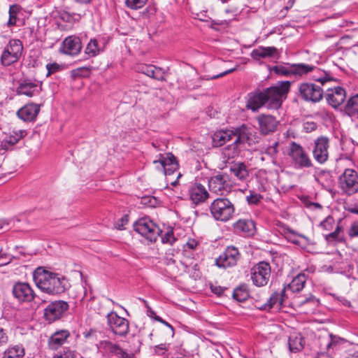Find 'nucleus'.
Instances as JSON below:
<instances>
[{
  "instance_id": "f257e3e1",
  "label": "nucleus",
  "mask_w": 358,
  "mask_h": 358,
  "mask_svg": "<svg viewBox=\"0 0 358 358\" xmlns=\"http://www.w3.org/2000/svg\"><path fill=\"white\" fill-rule=\"evenodd\" d=\"M36 285L43 292L50 295L64 293L69 287L68 280L62 274L38 267L33 274Z\"/></svg>"
},
{
  "instance_id": "f03ea898",
  "label": "nucleus",
  "mask_w": 358,
  "mask_h": 358,
  "mask_svg": "<svg viewBox=\"0 0 358 358\" xmlns=\"http://www.w3.org/2000/svg\"><path fill=\"white\" fill-rule=\"evenodd\" d=\"M232 131L234 133V138H235V140L231 145L225 148L224 154L228 158H234L238 155L241 148L244 146L245 143L250 145L252 141L250 129L245 124L233 128Z\"/></svg>"
},
{
  "instance_id": "7ed1b4c3",
  "label": "nucleus",
  "mask_w": 358,
  "mask_h": 358,
  "mask_svg": "<svg viewBox=\"0 0 358 358\" xmlns=\"http://www.w3.org/2000/svg\"><path fill=\"white\" fill-rule=\"evenodd\" d=\"M210 211L215 220L227 222L232 217L235 208L229 199L221 197L213 200L210 206Z\"/></svg>"
},
{
  "instance_id": "20e7f679",
  "label": "nucleus",
  "mask_w": 358,
  "mask_h": 358,
  "mask_svg": "<svg viewBox=\"0 0 358 358\" xmlns=\"http://www.w3.org/2000/svg\"><path fill=\"white\" fill-rule=\"evenodd\" d=\"M24 47L19 39H10L5 46L1 55V64L3 66H9L16 63L21 57Z\"/></svg>"
},
{
  "instance_id": "39448f33",
  "label": "nucleus",
  "mask_w": 358,
  "mask_h": 358,
  "mask_svg": "<svg viewBox=\"0 0 358 358\" xmlns=\"http://www.w3.org/2000/svg\"><path fill=\"white\" fill-rule=\"evenodd\" d=\"M134 229L150 242H155L162 233L159 227L148 217L138 219L134 224Z\"/></svg>"
},
{
  "instance_id": "423d86ee",
  "label": "nucleus",
  "mask_w": 358,
  "mask_h": 358,
  "mask_svg": "<svg viewBox=\"0 0 358 358\" xmlns=\"http://www.w3.org/2000/svg\"><path fill=\"white\" fill-rule=\"evenodd\" d=\"M338 187L347 196L358 193V173L352 169H346L338 178Z\"/></svg>"
},
{
  "instance_id": "0eeeda50",
  "label": "nucleus",
  "mask_w": 358,
  "mask_h": 358,
  "mask_svg": "<svg viewBox=\"0 0 358 358\" xmlns=\"http://www.w3.org/2000/svg\"><path fill=\"white\" fill-rule=\"evenodd\" d=\"M314 69V65L305 63L292 64L289 66V69L280 64L272 66H270V74L273 73L276 76H289L293 75L303 76Z\"/></svg>"
},
{
  "instance_id": "6e6552de",
  "label": "nucleus",
  "mask_w": 358,
  "mask_h": 358,
  "mask_svg": "<svg viewBox=\"0 0 358 358\" xmlns=\"http://www.w3.org/2000/svg\"><path fill=\"white\" fill-rule=\"evenodd\" d=\"M289 81H280L270 87V109L278 110L287 99L290 89Z\"/></svg>"
},
{
  "instance_id": "1a4fd4ad",
  "label": "nucleus",
  "mask_w": 358,
  "mask_h": 358,
  "mask_svg": "<svg viewBox=\"0 0 358 358\" xmlns=\"http://www.w3.org/2000/svg\"><path fill=\"white\" fill-rule=\"evenodd\" d=\"M288 155L297 168H310L313 166L308 154L300 144L294 141L289 144Z\"/></svg>"
},
{
  "instance_id": "9d476101",
  "label": "nucleus",
  "mask_w": 358,
  "mask_h": 358,
  "mask_svg": "<svg viewBox=\"0 0 358 358\" xmlns=\"http://www.w3.org/2000/svg\"><path fill=\"white\" fill-rule=\"evenodd\" d=\"M268 101V87H258L247 96L246 108L257 112Z\"/></svg>"
},
{
  "instance_id": "9b49d317",
  "label": "nucleus",
  "mask_w": 358,
  "mask_h": 358,
  "mask_svg": "<svg viewBox=\"0 0 358 358\" xmlns=\"http://www.w3.org/2000/svg\"><path fill=\"white\" fill-rule=\"evenodd\" d=\"M96 346L98 351L108 358H134L132 354L127 353L118 344L108 340L99 341Z\"/></svg>"
},
{
  "instance_id": "f8f14e48",
  "label": "nucleus",
  "mask_w": 358,
  "mask_h": 358,
  "mask_svg": "<svg viewBox=\"0 0 358 358\" xmlns=\"http://www.w3.org/2000/svg\"><path fill=\"white\" fill-rule=\"evenodd\" d=\"M108 329L116 336L124 337L129 331V322L124 318L119 316L115 312L111 311L106 315Z\"/></svg>"
},
{
  "instance_id": "ddd939ff",
  "label": "nucleus",
  "mask_w": 358,
  "mask_h": 358,
  "mask_svg": "<svg viewBox=\"0 0 358 358\" xmlns=\"http://www.w3.org/2000/svg\"><path fill=\"white\" fill-rule=\"evenodd\" d=\"M329 139L327 136H321L315 140L312 154L317 163L322 164L329 159Z\"/></svg>"
},
{
  "instance_id": "4468645a",
  "label": "nucleus",
  "mask_w": 358,
  "mask_h": 358,
  "mask_svg": "<svg viewBox=\"0 0 358 358\" xmlns=\"http://www.w3.org/2000/svg\"><path fill=\"white\" fill-rule=\"evenodd\" d=\"M322 355H333L335 351L339 350L341 345V340L332 334L324 333L320 335L317 339Z\"/></svg>"
},
{
  "instance_id": "2eb2a0df",
  "label": "nucleus",
  "mask_w": 358,
  "mask_h": 358,
  "mask_svg": "<svg viewBox=\"0 0 358 358\" xmlns=\"http://www.w3.org/2000/svg\"><path fill=\"white\" fill-rule=\"evenodd\" d=\"M69 306L64 301L51 302L44 309V317L48 322H52L62 317L68 310Z\"/></svg>"
},
{
  "instance_id": "dca6fc26",
  "label": "nucleus",
  "mask_w": 358,
  "mask_h": 358,
  "mask_svg": "<svg viewBox=\"0 0 358 358\" xmlns=\"http://www.w3.org/2000/svg\"><path fill=\"white\" fill-rule=\"evenodd\" d=\"M299 91L301 96L307 101L317 103L323 98L322 88L314 83H303L300 85Z\"/></svg>"
},
{
  "instance_id": "f3484780",
  "label": "nucleus",
  "mask_w": 358,
  "mask_h": 358,
  "mask_svg": "<svg viewBox=\"0 0 358 358\" xmlns=\"http://www.w3.org/2000/svg\"><path fill=\"white\" fill-rule=\"evenodd\" d=\"M241 255L238 250L234 246L227 247L224 252L216 259V265L220 268L231 267L236 265L240 259Z\"/></svg>"
},
{
  "instance_id": "a211bd4d",
  "label": "nucleus",
  "mask_w": 358,
  "mask_h": 358,
  "mask_svg": "<svg viewBox=\"0 0 358 358\" xmlns=\"http://www.w3.org/2000/svg\"><path fill=\"white\" fill-rule=\"evenodd\" d=\"M15 299L20 303L31 302L35 298V294L31 286L27 282H15L12 289Z\"/></svg>"
},
{
  "instance_id": "6ab92c4d",
  "label": "nucleus",
  "mask_w": 358,
  "mask_h": 358,
  "mask_svg": "<svg viewBox=\"0 0 358 358\" xmlns=\"http://www.w3.org/2000/svg\"><path fill=\"white\" fill-rule=\"evenodd\" d=\"M188 195L194 206L205 203L210 197V194L206 187L199 182H195L189 187Z\"/></svg>"
},
{
  "instance_id": "aec40b11",
  "label": "nucleus",
  "mask_w": 358,
  "mask_h": 358,
  "mask_svg": "<svg viewBox=\"0 0 358 358\" xmlns=\"http://www.w3.org/2000/svg\"><path fill=\"white\" fill-rule=\"evenodd\" d=\"M268 264L260 262L253 266L251 271V278L253 284L257 287L265 286L268 283Z\"/></svg>"
},
{
  "instance_id": "412c9836",
  "label": "nucleus",
  "mask_w": 358,
  "mask_h": 358,
  "mask_svg": "<svg viewBox=\"0 0 358 358\" xmlns=\"http://www.w3.org/2000/svg\"><path fill=\"white\" fill-rule=\"evenodd\" d=\"M41 90L42 83L40 81L24 79L20 83L16 92L18 95L32 97L39 95Z\"/></svg>"
},
{
  "instance_id": "4be33fe9",
  "label": "nucleus",
  "mask_w": 358,
  "mask_h": 358,
  "mask_svg": "<svg viewBox=\"0 0 358 358\" xmlns=\"http://www.w3.org/2000/svg\"><path fill=\"white\" fill-rule=\"evenodd\" d=\"M154 164H159L160 171L166 176L172 175L178 168V162L172 153L165 155L160 154L159 159L153 162Z\"/></svg>"
},
{
  "instance_id": "5701e85b",
  "label": "nucleus",
  "mask_w": 358,
  "mask_h": 358,
  "mask_svg": "<svg viewBox=\"0 0 358 358\" xmlns=\"http://www.w3.org/2000/svg\"><path fill=\"white\" fill-rule=\"evenodd\" d=\"M228 176L223 174H217L208 180V188L212 193L222 195L229 190L227 182Z\"/></svg>"
},
{
  "instance_id": "b1692460",
  "label": "nucleus",
  "mask_w": 358,
  "mask_h": 358,
  "mask_svg": "<svg viewBox=\"0 0 358 358\" xmlns=\"http://www.w3.org/2000/svg\"><path fill=\"white\" fill-rule=\"evenodd\" d=\"M41 110V104L28 103L17 112V117L24 122H31L36 120Z\"/></svg>"
},
{
  "instance_id": "393cba45",
  "label": "nucleus",
  "mask_w": 358,
  "mask_h": 358,
  "mask_svg": "<svg viewBox=\"0 0 358 358\" xmlns=\"http://www.w3.org/2000/svg\"><path fill=\"white\" fill-rule=\"evenodd\" d=\"M325 96L327 103L333 108H336L344 102L346 98V92L344 88L341 87L328 88Z\"/></svg>"
},
{
  "instance_id": "a878e982",
  "label": "nucleus",
  "mask_w": 358,
  "mask_h": 358,
  "mask_svg": "<svg viewBox=\"0 0 358 358\" xmlns=\"http://www.w3.org/2000/svg\"><path fill=\"white\" fill-rule=\"evenodd\" d=\"M82 49V43L79 37L70 36L62 42L61 52L66 55H76Z\"/></svg>"
},
{
  "instance_id": "bb28decb",
  "label": "nucleus",
  "mask_w": 358,
  "mask_h": 358,
  "mask_svg": "<svg viewBox=\"0 0 358 358\" xmlns=\"http://www.w3.org/2000/svg\"><path fill=\"white\" fill-rule=\"evenodd\" d=\"M68 330H59L55 332L48 340V346L51 350H57L62 345L69 337Z\"/></svg>"
},
{
  "instance_id": "cd10ccee",
  "label": "nucleus",
  "mask_w": 358,
  "mask_h": 358,
  "mask_svg": "<svg viewBox=\"0 0 358 358\" xmlns=\"http://www.w3.org/2000/svg\"><path fill=\"white\" fill-rule=\"evenodd\" d=\"M234 133L231 129H224L216 131L213 136V143L216 147H220L234 138Z\"/></svg>"
},
{
  "instance_id": "c85d7f7f",
  "label": "nucleus",
  "mask_w": 358,
  "mask_h": 358,
  "mask_svg": "<svg viewBox=\"0 0 358 358\" xmlns=\"http://www.w3.org/2000/svg\"><path fill=\"white\" fill-rule=\"evenodd\" d=\"M288 345L291 352H297L301 351L305 345L304 338L300 333L293 332L288 338Z\"/></svg>"
},
{
  "instance_id": "c756f323",
  "label": "nucleus",
  "mask_w": 358,
  "mask_h": 358,
  "mask_svg": "<svg viewBox=\"0 0 358 358\" xmlns=\"http://www.w3.org/2000/svg\"><path fill=\"white\" fill-rule=\"evenodd\" d=\"M230 171L237 179L243 182L248 181L250 177L248 168L243 162L234 164L230 168Z\"/></svg>"
},
{
  "instance_id": "7c9ffc66",
  "label": "nucleus",
  "mask_w": 358,
  "mask_h": 358,
  "mask_svg": "<svg viewBox=\"0 0 358 358\" xmlns=\"http://www.w3.org/2000/svg\"><path fill=\"white\" fill-rule=\"evenodd\" d=\"M14 134L6 137L1 143V148L4 150H9L12 146L18 143V141L27 135L25 130H19L14 131Z\"/></svg>"
},
{
  "instance_id": "2f4dec72",
  "label": "nucleus",
  "mask_w": 358,
  "mask_h": 358,
  "mask_svg": "<svg viewBox=\"0 0 358 358\" xmlns=\"http://www.w3.org/2000/svg\"><path fill=\"white\" fill-rule=\"evenodd\" d=\"M235 229L246 236H251L255 231V222L251 220H239L235 224Z\"/></svg>"
},
{
  "instance_id": "473e14b6",
  "label": "nucleus",
  "mask_w": 358,
  "mask_h": 358,
  "mask_svg": "<svg viewBox=\"0 0 358 358\" xmlns=\"http://www.w3.org/2000/svg\"><path fill=\"white\" fill-rule=\"evenodd\" d=\"M314 66L315 69L312 71H310L309 73L313 72L312 77L315 81L320 83L322 86L326 85L327 83L336 81V80L331 76V73L321 70L317 68L315 66Z\"/></svg>"
},
{
  "instance_id": "72a5a7b5",
  "label": "nucleus",
  "mask_w": 358,
  "mask_h": 358,
  "mask_svg": "<svg viewBox=\"0 0 358 358\" xmlns=\"http://www.w3.org/2000/svg\"><path fill=\"white\" fill-rule=\"evenodd\" d=\"M285 292L286 287H283L280 292H273L270 296V309L273 307L278 310L280 309L287 297Z\"/></svg>"
},
{
  "instance_id": "f704fd0d",
  "label": "nucleus",
  "mask_w": 358,
  "mask_h": 358,
  "mask_svg": "<svg viewBox=\"0 0 358 358\" xmlns=\"http://www.w3.org/2000/svg\"><path fill=\"white\" fill-rule=\"evenodd\" d=\"M306 280L307 276L304 273H299L288 284L286 289H290L293 293L299 292L304 287Z\"/></svg>"
},
{
  "instance_id": "c9c22d12",
  "label": "nucleus",
  "mask_w": 358,
  "mask_h": 358,
  "mask_svg": "<svg viewBox=\"0 0 358 358\" xmlns=\"http://www.w3.org/2000/svg\"><path fill=\"white\" fill-rule=\"evenodd\" d=\"M176 261L171 257H166L164 259V264L167 266H171V269L173 273H189L190 266L187 265L185 263L180 262L179 265H176V268L174 265L176 264Z\"/></svg>"
},
{
  "instance_id": "e433bc0d",
  "label": "nucleus",
  "mask_w": 358,
  "mask_h": 358,
  "mask_svg": "<svg viewBox=\"0 0 358 358\" xmlns=\"http://www.w3.org/2000/svg\"><path fill=\"white\" fill-rule=\"evenodd\" d=\"M24 355V348L20 345H14L8 348L1 358H22Z\"/></svg>"
},
{
  "instance_id": "4c0bfd02",
  "label": "nucleus",
  "mask_w": 358,
  "mask_h": 358,
  "mask_svg": "<svg viewBox=\"0 0 358 358\" xmlns=\"http://www.w3.org/2000/svg\"><path fill=\"white\" fill-rule=\"evenodd\" d=\"M306 303H311L313 306H317L319 303V301L313 295L310 294L309 296L306 297L301 296H296L292 301V305L295 307H300Z\"/></svg>"
},
{
  "instance_id": "58836bf2",
  "label": "nucleus",
  "mask_w": 358,
  "mask_h": 358,
  "mask_svg": "<svg viewBox=\"0 0 358 358\" xmlns=\"http://www.w3.org/2000/svg\"><path fill=\"white\" fill-rule=\"evenodd\" d=\"M102 51L96 39L92 38L87 43L85 50V54L89 57H93L99 55Z\"/></svg>"
},
{
  "instance_id": "ea45409f",
  "label": "nucleus",
  "mask_w": 358,
  "mask_h": 358,
  "mask_svg": "<svg viewBox=\"0 0 358 358\" xmlns=\"http://www.w3.org/2000/svg\"><path fill=\"white\" fill-rule=\"evenodd\" d=\"M271 264H270V272L273 271V272L278 273L282 270L283 267V259L280 255H278L277 253L271 254Z\"/></svg>"
},
{
  "instance_id": "a19ab883",
  "label": "nucleus",
  "mask_w": 358,
  "mask_h": 358,
  "mask_svg": "<svg viewBox=\"0 0 358 358\" xmlns=\"http://www.w3.org/2000/svg\"><path fill=\"white\" fill-rule=\"evenodd\" d=\"M345 110L349 115L357 114L358 110V94L350 97L345 106Z\"/></svg>"
},
{
  "instance_id": "79ce46f5",
  "label": "nucleus",
  "mask_w": 358,
  "mask_h": 358,
  "mask_svg": "<svg viewBox=\"0 0 358 358\" xmlns=\"http://www.w3.org/2000/svg\"><path fill=\"white\" fill-rule=\"evenodd\" d=\"M233 298L238 301L242 302L248 299L249 293L245 285H241L236 288L233 292Z\"/></svg>"
},
{
  "instance_id": "37998d69",
  "label": "nucleus",
  "mask_w": 358,
  "mask_h": 358,
  "mask_svg": "<svg viewBox=\"0 0 358 358\" xmlns=\"http://www.w3.org/2000/svg\"><path fill=\"white\" fill-rule=\"evenodd\" d=\"M271 336L276 341L284 340L285 336L282 329L276 324L270 325V339Z\"/></svg>"
},
{
  "instance_id": "c03bdc74",
  "label": "nucleus",
  "mask_w": 358,
  "mask_h": 358,
  "mask_svg": "<svg viewBox=\"0 0 358 358\" xmlns=\"http://www.w3.org/2000/svg\"><path fill=\"white\" fill-rule=\"evenodd\" d=\"M251 57L256 61H260L262 59L268 57V48L259 47L253 50L251 52Z\"/></svg>"
},
{
  "instance_id": "a18cd8bd",
  "label": "nucleus",
  "mask_w": 358,
  "mask_h": 358,
  "mask_svg": "<svg viewBox=\"0 0 358 358\" xmlns=\"http://www.w3.org/2000/svg\"><path fill=\"white\" fill-rule=\"evenodd\" d=\"M19 12V7L17 5H11L9 8L8 14L9 19L7 22L8 27H10L16 25L17 23V15Z\"/></svg>"
},
{
  "instance_id": "49530a36",
  "label": "nucleus",
  "mask_w": 358,
  "mask_h": 358,
  "mask_svg": "<svg viewBox=\"0 0 358 358\" xmlns=\"http://www.w3.org/2000/svg\"><path fill=\"white\" fill-rule=\"evenodd\" d=\"M259 129L263 135L268 134V116L262 115L257 118Z\"/></svg>"
},
{
  "instance_id": "de8ad7c7",
  "label": "nucleus",
  "mask_w": 358,
  "mask_h": 358,
  "mask_svg": "<svg viewBox=\"0 0 358 358\" xmlns=\"http://www.w3.org/2000/svg\"><path fill=\"white\" fill-rule=\"evenodd\" d=\"M342 230H343V227L341 226H340L339 224H338L336 229L334 230V231L325 236V239L328 242L333 241L341 242V243L343 242V238L340 236V234L342 231Z\"/></svg>"
},
{
  "instance_id": "09e8293b",
  "label": "nucleus",
  "mask_w": 358,
  "mask_h": 358,
  "mask_svg": "<svg viewBox=\"0 0 358 358\" xmlns=\"http://www.w3.org/2000/svg\"><path fill=\"white\" fill-rule=\"evenodd\" d=\"M257 179L258 180L262 188L266 190L268 187V181L267 180V173L265 170H260L257 174Z\"/></svg>"
},
{
  "instance_id": "8fccbe9b",
  "label": "nucleus",
  "mask_w": 358,
  "mask_h": 358,
  "mask_svg": "<svg viewBox=\"0 0 358 358\" xmlns=\"http://www.w3.org/2000/svg\"><path fill=\"white\" fill-rule=\"evenodd\" d=\"M262 199V196L260 194L252 191L250 192L249 195L246 196V201L251 205L258 204Z\"/></svg>"
},
{
  "instance_id": "3c124183",
  "label": "nucleus",
  "mask_w": 358,
  "mask_h": 358,
  "mask_svg": "<svg viewBox=\"0 0 358 358\" xmlns=\"http://www.w3.org/2000/svg\"><path fill=\"white\" fill-rule=\"evenodd\" d=\"M53 358H76V355L73 351L69 349H64L62 351L57 352Z\"/></svg>"
},
{
  "instance_id": "603ef678",
  "label": "nucleus",
  "mask_w": 358,
  "mask_h": 358,
  "mask_svg": "<svg viewBox=\"0 0 358 358\" xmlns=\"http://www.w3.org/2000/svg\"><path fill=\"white\" fill-rule=\"evenodd\" d=\"M148 0H126L127 6L131 9L142 8Z\"/></svg>"
},
{
  "instance_id": "864d4df0",
  "label": "nucleus",
  "mask_w": 358,
  "mask_h": 358,
  "mask_svg": "<svg viewBox=\"0 0 358 358\" xmlns=\"http://www.w3.org/2000/svg\"><path fill=\"white\" fill-rule=\"evenodd\" d=\"M168 350H169V345L165 343H162V344L155 346L154 354L156 356L161 357V356H164Z\"/></svg>"
},
{
  "instance_id": "5fc2aeb1",
  "label": "nucleus",
  "mask_w": 358,
  "mask_h": 358,
  "mask_svg": "<svg viewBox=\"0 0 358 358\" xmlns=\"http://www.w3.org/2000/svg\"><path fill=\"white\" fill-rule=\"evenodd\" d=\"M162 241L164 243L173 244L176 241L173 231L172 230H169L165 234L162 235Z\"/></svg>"
},
{
  "instance_id": "6e6d98bb",
  "label": "nucleus",
  "mask_w": 358,
  "mask_h": 358,
  "mask_svg": "<svg viewBox=\"0 0 358 358\" xmlns=\"http://www.w3.org/2000/svg\"><path fill=\"white\" fill-rule=\"evenodd\" d=\"M46 69L48 71L47 76H48L51 74H53L56 72L59 71L60 70H62V67L61 65L58 64L57 63L54 62V63L48 64L46 65Z\"/></svg>"
},
{
  "instance_id": "4d7b16f0",
  "label": "nucleus",
  "mask_w": 358,
  "mask_h": 358,
  "mask_svg": "<svg viewBox=\"0 0 358 358\" xmlns=\"http://www.w3.org/2000/svg\"><path fill=\"white\" fill-rule=\"evenodd\" d=\"M334 224V217L331 215H329L323 222H321L320 226L325 230H330L332 229Z\"/></svg>"
},
{
  "instance_id": "13d9d810",
  "label": "nucleus",
  "mask_w": 358,
  "mask_h": 358,
  "mask_svg": "<svg viewBox=\"0 0 358 358\" xmlns=\"http://www.w3.org/2000/svg\"><path fill=\"white\" fill-rule=\"evenodd\" d=\"M155 71L154 79L159 81L165 80V72L162 69L155 66Z\"/></svg>"
},
{
  "instance_id": "bf43d9fd",
  "label": "nucleus",
  "mask_w": 358,
  "mask_h": 358,
  "mask_svg": "<svg viewBox=\"0 0 358 358\" xmlns=\"http://www.w3.org/2000/svg\"><path fill=\"white\" fill-rule=\"evenodd\" d=\"M155 66H145L142 69V72L148 76L154 78Z\"/></svg>"
},
{
  "instance_id": "052dcab7",
  "label": "nucleus",
  "mask_w": 358,
  "mask_h": 358,
  "mask_svg": "<svg viewBox=\"0 0 358 358\" xmlns=\"http://www.w3.org/2000/svg\"><path fill=\"white\" fill-rule=\"evenodd\" d=\"M348 235L350 238L358 236V222H355L352 224L348 231Z\"/></svg>"
},
{
  "instance_id": "680f3d73",
  "label": "nucleus",
  "mask_w": 358,
  "mask_h": 358,
  "mask_svg": "<svg viewBox=\"0 0 358 358\" xmlns=\"http://www.w3.org/2000/svg\"><path fill=\"white\" fill-rule=\"evenodd\" d=\"M210 289L213 293L220 296L224 294V292L227 289V288L222 287L221 286H217V285H210Z\"/></svg>"
},
{
  "instance_id": "e2e57ef3",
  "label": "nucleus",
  "mask_w": 358,
  "mask_h": 358,
  "mask_svg": "<svg viewBox=\"0 0 358 358\" xmlns=\"http://www.w3.org/2000/svg\"><path fill=\"white\" fill-rule=\"evenodd\" d=\"M303 127L306 132H312L317 129V124L313 122H306Z\"/></svg>"
},
{
  "instance_id": "0e129e2a",
  "label": "nucleus",
  "mask_w": 358,
  "mask_h": 358,
  "mask_svg": "<svg viewBox=\"0 0 358 358\" xmlns=\"http://www.w3.org/2000/svg\"><path fill=\"white\" fill-rule=\"evenodd\" d=\"M8 337L5 329L0 327V346L7 343Z\"/></svg>"
},
{
  "instance_id": "69168bd1",
  "label": "nucleus",
  "mask_w": 358,
  "mask_h": 358,
  "mask_svg": "<svg viewBox=\"0 0 358 358\" xmlns=\"http://www.w3.org/2000/svg\"><path fill=\"white\" fill-rule=\"evenodd\" d=\"M279 123L280 120H275V116L270 114V131H275Z\"/></svg>"
},
{
  "instance_id": "338daca9",
  "label": "nucleus",
  "mask_w": 358,
  "mask_h": 358,
  "mask_svg": "<svg viewBox=\"0 0 358 358\" xmlns=\"http://www.w3.org/2000/svg\"><path fill=\"white\" fill-rule=\"evenodd\" d=\"M280 57V52L278 49L274 47H270V59H275L276 61Z\"/></svg>"
},
{
  "instance_id": "774afa93",
  "label": "nucleus",
  "mask_w": 358,
  "mask_h": 358,
  "mask_svg": "<svg viewBox=\"0 0 358 358\" xmlns=\"http://www.w3.org/2000/svg\"><path fill=\"white\" fill-rule=\"evenodd\" d=\"M342 358H358V350H350Z\"/></svg>"
}]
</instances>
